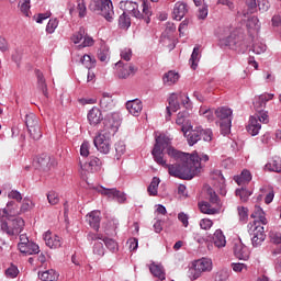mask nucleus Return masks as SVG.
Segmentation results:
<instances>
[{
    "instance_id": "obj_1",
    "label": "nucleus",
    "mask_w": 281,
    "mask_h": 281,
    "mask_svg": "<svg viewBox=\"0 0 281 281\" xmlns=\"http://www.w3.org/2000/svg\"><path fill=\"white\" fill-rule=\"evenodd\" d=\"M155 142L151 150L154 161L162 168H167L170 177L184 180L194 179L205 166L203 164L210 161L207 154L179 151L172 147V138L166 134L157 136Z\"/></svg>"
},
{
    "instance_id": "obj_2",
    "label": "nucleus",
    "mask_w": 281,
    "mask_h": 281,
    "mask_svg": "<svg viewBox=\"0 0 281 281\" xmlns=\"http://www.w3.org/2000/svg\"><path fill=\"white\" fill-rule=\"evenodd\" d=\"M103 124L104 126L94 137L93 144L99 153L109 155L111 153V137L120 130V121L110 119L105 120Z\"/></svg>"
},
{
    "instance_id": "obj_3",
    "label": "nucleus",
    "mask_w": 281,
    "mask_h": 281,
    "mask_svg": "<svg viewBox=\"0 0 281 281\" xmlns=\"http://www.w3.org/2000/svg\"><path fill=\"white\" fill-rule=\"evenodd\" d=\"M89 10L105 18V21H113L115 12L113 11V2L111 0H91Z\"/></svg>"
},
{
    "instance_id": "obj_4",
    "label": "nucleus",
    "mask_w": 281,
    "mask_h": 281,
    "mask_svg": "<svg viewBox=\"0 0 281 281\" xmlns=\"http://www.w3.org/2000/svg\"><path fill=\"white\" fill-rule=\"evenodd\" d=\"M25 227V221L22 217H14L13 220L1 221L0 229L8 236H19Z\"/></svg>"
},
{
    "instance_id": "obj_5",
    "label": "nucleus",
    "mask_w": 281,
    "mask_h": 281,
    "mask_svg": "<svg viewBox=\"0 0 281 281\" xmlns=\"http://www.w3.org/2000/svg\"><path fill=\"white\" fill-rule=\"evenodd\" d=\"M220 46L229 47V49H240L243 47V38L226 27L220 35Z\"/></svg>"
},
{
    "instance_id": "obj_6",
    "label": "nucleus",
    "mask_w": 281,
    "mask_h": 281,
    "mask_svg": "<svg viewBox=\"0 0 281 281\" xmlns=\"http://www.w3.org/2000/svg\"><path fill=\"white\" fill-rule=\"evenodd\" d=\"M262 124H269V114L267 113H256L250 116L249 124L247 126V132L256 137L258 133H260V128H262Z\"/></svg>"
},
{
    "instance_id": "obj_7",
    "label": "nucleus",
    "mask_w": 281,
    "mask_h": 281,
    "mask_svg": "<svg viewBox=\"0 0 281 281\" xmlns=\"http://www.w3.org/2000/svg\"><path fill=\"white\" fill-rule=\"evenodd\" d=\"M249 234L251 236L252 247H260L262 243L267 239V234H265V226L260 225V222H254L248 225Z\"/></svg>"
},
{
    "instance_id": "obj_8",
    "label": "nucleus",
    "mask_w": 281,
    "mask_h": 281,
    "mask_svg": "<svg viewBox=\"0 0 281 281\" xmlns=\"http://www.w3.org/2000/svg\"><path fill=\"white\" fill-rule=\"evenodd\" d=\"M212 271V260L202 258L193 262V267L190 269V278L192 280H199L202 273Z\"/></svg>"
},
{
    "instance_id": "obj_9",
    "label": "nucleus",
    "mask_w": 281,
    "mask_h": 281,
    "mask_svg": "<svg viewBox=\"0 0 281 281\" xmlns=\"http://www.w3.org/2000/svg\"><path fill=\"white\" fill-rule=\"evenodd\" d=\"M120 8L123 10V12H128V14H132L135 19H138L139 21H144L146 19V14H144V11L140 13L139 11V4L137 2L133 1H121Z\"/></svg>"
},
{
    "instance_id": "obj_10",
    "label": "nucleus",
    "mask_w": 281,
    "mask_h": 281,
    "mask_svg": "<svg viewBox=\"0 0 281 281\" xmlns=\"http://www.w3.org/2000/svg\"><path fill=\"white\" fill-rule=\"evenodd\" d=\"M87 240L89 243H93V240H103L105 247L110 251H112V254H115V251H117V241H115L114 239H111V238H104V236H102V234L89 233L87 235Z\"/></svg>"
},
{
    "instance_id": "obj_11",
    "label": "nucleus",
    "mask_w": 281,
    "mask_h": 281,
    "mask_svg": "<svg viewBox=\"0 0 281 281\" xmlns=\"http://www.w3.org/2000/svg\"><path fill=\"white\" fill-rule=\"evenodd\" d=\"M235 258L238 260H249V248L241 240H236L233 246Z\"/></svg>"
},
{
    "instance_id": "obj_12",
    "label": "nucleus",
    "mask_w": 281,
    "mask_h": 281,
    "mask_svg": "<svg viewBox=\"0 0 281 281\" xmlns=\"http://www.w3.org/2000/svg\"><path fill=\"white\" fill-rule=\"evenodd\" d=\"M79 166L81 170H87L88 172H98L102 168V160L95 156H91L89 162L82 165V161L79 160Z\"/></svg>"
},
{
    "instance_id": "obj_13",
    "label": "nucleus",
    "mask_w": 281,
    "mask_h": 281,
    "mask_svg": "<svg viewBox=\"0 0 281 281\" xmlns=\"http://www.w3.org/2000/svg\"><path fill=\"white\" fill-rule=\"evenodd\" d=\"M211 179H213L215 188H218L220 194L225 196L227 194V190H225V177H223V172L221 170H214L211 173Z\"/></svg>"
},
{
    "instance_id": "obj_14",
    "label": "nucleus",
    "mask_w": 281,
    "mask_h": 281,
    "mask_svg": "<svg viewBox=\"0 0 281 281\" xmlns=\"http://www.w3.org/2000/svg\"><path fill=\"white\" fill-rule=\"evenodd\" d=\"M44 240L49 249H58L59 247H63V238L52 234V232H46L44 234Z\"/></svg>"
},
{
    "instance_id": "obj_15",
    "label": "nucleus",
    "mask_w": 281,
    "mask_h": 281,
    "mask_svg": "<svg viewBox=\"0 0 281 281\" xmlns=\"http://www.w3.org/2000/svg\"><path fill=\"white\" fill-rule=\"evenodd\" d=\"M104 120V116L102 115V111L99 110L98 106H93L89 112H88V122L90 126H98L100 122Z\"/></svg>"
},
{
    "instance_id": "obj_16",
    "label": "nucleus",
    "mask_w": 281,
    "mask_h": 281,
    "mask_svg": "<svg viewBox=\"0 0 281 281\" xmlns=\"http://www.w3.org/2000/svg\"><path fill=\"white\" fill-rule=\"evenodd\" d=\"M126 109L131 115H134V117H139V113H142V109H144V106L142 105V101L139 99H134L126 102Z\"/></svg>"
},
{
    "instance_id": "obj_17",
    "label": "nucleus",
    "mask_w": 281,
    "mask_h": 281,
    "mask_svg": "<svg viewBox=\"0 0 281 281\" xmlns=\"http://www.w3.org/2000/svg\"><path fill=\"white\" fill-rule=\"evenodd\" d=\"M115 66L121 68L119 70V78H121L122 80H126V78H128V76H131L132 74H135V66H133V65L117 61L115 64Z\"/></svg>"
},
{
    "instance_id": "obj_18",
    "label": "nucleus",
    "mask_w": 281,
    "mask_h": 281,
    "mask_svg": "<svg viewBox=\"0 0 281 281\" xmlns=\"http://www.w3.org/2000/svg\"><path fill=\"white\" fill-rule=\"evenodd\" d=\"M21 254H25L26 256H34L36 254H41V248L34 241L29 240L26 244L19 247Z\"/></svg>"
},
{
    "instance_id": "obj_19",
    "label": "nucleus",
    "mask_w": 281,
    "mask_h": 281,
    "mask_svg": "<svg viewBox=\"0 0 281 281\" xmlns=\"http://www.w3.org/2000/svg\"><path fill=\"white\" fill-rule=\"evenodd\" d=\"M178 98L179 97L177 95V93H172L168 99L169 106H167V109H166L167 110V116H166L167 121H169L170 116L172 115V113L170 111L177 112V111H179V109H181Z\"/></svg>"
},
{
    "instance_id": "obj_20",
    "label": "nucleus",
    "mask_w": 281,
    "mask_h": 281,
    "mask_svg": "<svg viewBox=\"0 0 281 281\" xmlns=\"http://www.w3.org/2000/svg\"><path fill=\"white\" fill-rule=\"evenodd\" d=\"M186 14H188V4L184 2H177L173 7V19L176 21H181Z\"/></svg>"
},
{
    "instance_id": "obj_21",
    "label": "nucleus",
    "mask_w": 281,
    "mask_h": 281,
    "mask_svg": "<svg viewBox=\"0 0 281 281\" xmlns=\"http://www.w3.org/2000/svg\"><path fill=\"white\" fill-rule=\"evenodd\" d=\"M212 243L217 247V249H223L225 245H227V239L225 238V235L223 234L222 229H216L215 233L212 236Z\"/></svg>"
},
{
    "instance_id": "obj_22",
    "label": "nucleus",
    "mask_w": 281,
    "mask_h": 281,
    "mask_svg": "<svg viewBox=\"0 0 281 281\" xmlns=\"http://www.w3.org/2000/svg\"><path fill=\"white\" fill-rule=\"evenodd\" d=\"M87 222L92 229H100V211H92L87 215Z\"/></svg>"
},
{
    "instance_id": "obj_23",
    "label": "nucleus",
    "mask_w": 281,
    "mask_h": 281,
    "mask_svg": "<svg viewBox=\"0 0 281 281\" xmlns=\"http://www.w3.org/2000/svg\"><path fill=\"white\" fill-rule=\"evenodd\" d=\"M232 113H233L232 109L225 108V106L217 108L215 110L216 117L222 122H228V120H232Z\"/></svg>"
},
{
    "instance_id": "obj_24",
    "label": "nucleus",
    "mask_w": 281,
    "mask_h": 281,
    "mask_svg": "<svg viewBox=\"0 0 281 281\" xmlns=\"http://www.w3.org/2000/svg\"><path fill=\"white\" fill-rule=\"evenodd\" d=\"M36 164L40 170L47 171L52 167V158L48 155L43 154L37 158Z\"/></svg>"
},
{
    "instance_id": "obj_25",
    "label": "nucleus",
    "mask_w": 281,
    "mask_h": 281,
    "mask_svg": "<svg viewBox=\"0 0 281 281\" xmlns=\"http://www.w3.org/2000/svg\"><path fill=\"white\" fill-rule=\"evenodd\" d=\"M60 274L56 272L54 269L45 270L42 272H38V278L42 281H57Z\"/></svg>"
},
{
    "instance_id": "obj_26",
    "label": "nucleus",
    "mask_w": 281,
    "mask_h": 281,
    "mask_svg": "<svg viewBox=\"0 0 281 281\" xmlns=\"http://www.w3.org/2000/svg\"><path fill=\"white\" fill-rule=\"evenodd\" d=\"M97 57L101 63H109L111 58V52L109 50V46L106 44H101L98 49Z\"/></svg>"
},
{
    "instance_id": "obj_27",
    "label": "nucleus",
    "mask_w": 281,
    "mask_h": 281,
    "mask_svg": "<svg viewBox=\"0 0 281 281\" xmlns=\"http://www.w3.org/2000/svg\"><path fill=\"white\" fill-rule=\"evenodd\" d=\"M100 106L104 111H111L113 109V97L109 92H103L100 100Z\"/></svg>"
},
{
    "instance_id": "obj_28",
    "label": "nucleus",
    "mask_w": 281,
    "mask_h": 281,
    "mask_svg": "<svg viewBox=\"0 0 281 281\" xmlns=\"http://www.w3.org/2000/svg\"><path fill=\"white\" fill-rule=\"evenodd\" d=\"M187 142H188L189 146H194V144H198L199 142H201V127H198V128L191 131L188 134Z\"/></svg>"
},
{
    "instance_id": "obj_29",
    "label": "nucleus",
    "mask_w": 281,
    "mask_h": 281,
    "mask_svg": "<svg viewBox=\"0 0 281 281\" xmlns=\"http://www.w3.org/2000/svg\"><path fill=\"white\" fill-rule=\"evenodd\" d=\"M35 75L37 78V87L41 89L42 93H44L45 98H47V82L45 81V76L41 70H35Z\"/></svg>"
},
{
    "instance_id": "obj_30",
    "label": "nucleus",
    "mask_w": 281,
    "mask_h": 281,
    "mask_svg": "<svg viewBox=\"0 0 281 281\" xmlns=\"http://www.w3.org/2000/svg\"><path fill=\"white\" fill-rule=\"evenodd\" d=\"M199 207L202 214H209V215L218 214V209L212 207V204H210V202L202 201L199 203Z\"/></svg>"
},
{
    "instance_id": "obj_31",
    "label": "nucleus",
    "mask_w": 281,
    "mask_h": 281,
    "mask_svg": "<svg viewBox=\"0 0 281 281\" xmlns=\"http://www.w3.org/2000/svg\"><path fill=\"white\" fill-rule=\"evenodd\" d=\"M162 80L164 85H167V87H172V85L179 80V74L169 70L167 74H165Z\"/></svg>"
},
{
    "instance_id": "obj_32",
    "label": "nucleus",
    "mask_w": 281,
    "mask_h": 281,
    "mask_svg": "<svg viewBox=\"0 0 281 281\" xmlns=\"http://www.w3.org/2000/svg\"><path fill=\"white\" fill-rule=\"evenodd\" d=\"M24 122H25L27 131L30 128H34L35 126L41 125V123L38 122V116H36V114H34V113L26 114Z\"/></svg>"
},
{
    "instance_id": "obj_33",
    "label": "nucleus",
    "mask_w": 281,
    "mask_h": 281,
    "mask_svg": "<svg viewBox=\"0 0 281 281\" xmlns=\"http://www.w3.org/2000/svg\"><path fill=\"white\" fill-rule=\"evenodd\" d=\"M234 181L239 186H245V183H249V181H251V172L245 169L239 176L234 178Z\"/></svg>"
},
{
    "instance_id": "obj_34",
    "label": "nucleus",
    "mask_w": 281,
    "mask_h": 281,
    "mask_svg": "<svg viewBox=\"0 0 281 281\" xmlns=\"http://www.w3.org/2000/svg\"><path fill=\"white\" fill-rule=\"evenodd\" d=\"M251 218H258L259 221H255L259 223V225H267V217H265V211L260 206H255V212L251 213Z\"/></svg>"
},
{
    "instance_id": "obj_35",
    "label": "nucleus",
    "mask_w": 281,
    "mask_h": 281,
    "mask_svg": "<svg viewBox=\"0 0 281 281\" xmlns=\"http://www.w3.org/2000/svg\"><path fill=\"white\" fill-rule=\"evenodd\" d=\"M149 271L155 276V278H158L159 280H166V273L164 272V268L161 266L151 263L149 266Z\"/></svg>"
},
{
    "instance_id": "obj_36",
    "label": "nucleus",
    "mask_w": 281,
    "mask_h": 281,
    "mask_svg": "<svg viewBox=\"0 0 281 281\" xmlns=\"http://www.w3.org/2000/svg\"><path fill=\"white\" fill-rule=\"evenodd\" d=\"M151 3H157L159 0H150ZM143 13L145 14L144 23H150V16H153V11L148 8V0H143Z\"/></svg>"
},
{
    "instance_id": "obj_37",
    "label": "nucleus",
    "mask_w": 281,
    "mask_h": 281,
    "mask_svg": "<svg viewBox=\"0 0 281 281\" xmlns=\"http://www.w3.org/2000/svg\"><path fill=\"white\" fill-rule=\"evenodd\" d=\"M260 191L262 192V194H266L265 203H267V205H269V203H271L273 201V198L276 196V193L273 192V188L272 187H262L260 189Z\"/></svg>"
},
{
    "instance_id": "obj_38",
    "label": "nucleus",
    "mask_w": 281,
    "mask_h": 281,
    "mask_svg": "<svg viewBox=\"0 0 281 281\" xmlns=\"http://www.w3.org/2000/svg\"><path fill=\"white\" fill-rule=\"evenodd\" d=\"M160 180L157 177H154L150 184L147 188L149 196H157V189L159 188Z\"/></svg>"
},
{
    "instance_id": "obj_39",
    "label": "nucleus",
    "mask_w": 281,
    "mask_h": 281,
    "mask_svg": "<svg viewBox=\"0 0 281 281\" xmlns=\"http://www.w3.org/2000/svg\"><path fill=\"white\" fill-rule=\"evenodd\" d=\"M119 26L121 30H128L131 27V16L123 12L119 18Z\"/></svg>"
},
{
    "instance_id": "obj_40",
    "label": "nucleus",
    "mask_w": 281,
    "mask_h": 281,
    "mask_svg": "<svg viewBox=\"0 0 281 281\" xmlns=\"http://www.w3.org/2000/svg\"><path fill=\"white\" fill-rule=\"evenodd\" d=\"M27 131L31 139H34L35 142L43 137V131L41 130V125H35V127H31Z\"/></svg>"
},
{
    "instance_id": "obj_41",
    "label": "nucleus",
    "mask_w": 281,
    "mask_h": 281,
    "mask_svg": "<svg viewBox=\"0 0 281 281\" xmlns=\"http://www.w3.org/2000/svg\"><path fill=\"white\" fill-rule=\"evenodd\" d=\"M236 196H239L243 203H247L249 201V196L251 195V191L240 188L235 191Z\"/></svg>"
},
{
    "instance_id": "obj_42",
    "label": "nucleus",
    "mask_w": 281,
    "mask_h": 281,
    "mask_svg": "<svg viewBox=\"0 0 281 281\" xmlns=\"http://www.w3.org/2000/svg\"><path fill=\"white\" fill-rule=\"evenodd\" d=\"M81 65L86 68V69H91L93 67H95V58H92L89 55H83L81 57Z\"/></svg>"
},
{
    "instance_id": "obj_43",
    "label": "nucleus",
    "mask_w": 281,
    "mask_h": 281,
    "mask_svg": "<svg viewBox=\"0 0 281 281\" xmlns=\"http://www.w3.org/2000/svg\"><path fill=\"white\" fill-rule=\"evenodd\" d=\"M199 52H200L199 46H195L191 54V58H190L189 63H191L192 69H196V67H199Z\"/></svg>"
},
{
    "instance_id": "obj_44",
    "label": "nucleus",
    "mask_w": 281,
    "mask_h": 281,
    "mask_svg": "<svg viewBox=\"0 0 281 281\" xmlns=\"http://www.w3.org/2000/svg\"><path fill=\"white\" fill-rule=\"evenodd\" d=\"M266 168H269L271 172H281V159L276 158L268 165H266Z\"/></svg>"
},
{
    "instance_id": "obj_45",
    "label": "nucleus",
    "mask_w": 281,
    "mask_h": 281,
    "mask_svg": "<svg viewBox=\"0 0 281 281\" xmlns=\"http://www.w3.org/2000/svg\"><path fill=\"white\" fill-rule=\"evenodd\" d=\"M237 212H238L239 221L241 223H247L249 218V210L245 206H238Z\"/></svg>"
},
{
    "instance_id": "obj_46",
    "label": "nucleus",
    "mask_w": 281,
    "mask_h": 281,
    "mask_svg": "<svg viewBox=\"0 0 281 281\" xmlns=\"http://www.w3.org/2000/svg\"><path fill=\"white\" fill-rule=\"evenodd\" d=\"M46 196L49 205H58V203H60V198L56 191H49Z\"/></svg>"
},
{
    "instance_id": "obj_47",
    "label": "nucleus",
    "mask_w": 281,
    "mask_h": 281,
    "mask_svg": "<svg viewBox=\"0 0 281 281\" xmlns=\"http://www.w3.org/2000/svg\"><path fill=\"white\" fill-rule=\"evenodd\" d=\"M246 7H247V12L244 13V16H247V14H254L256 10H258V3L256 0H246Z\"/></svg>"
},
{
    "instance_id": "obj_48",
    "label": "nucleus",
    "mask_w": 281,
    "mask_h": 281,
    "mask_svg": "<svg viewBox=\"0 0 281 281\" xmlns=\"http://www.w3.org/2000/svg\"><path fill=\"white\" fill-rule=\"evenodd\" d=\"M220 128H221L222 135H229V132L232 131V120L222 121L220 123Z\"/></svg>"
},
{
    "instance_id": "obj_49",
    "label": "nucleus",
    "mask_w": 281,
    "mask_h": 281,
    "mask_svg": "<svg viewBox=\"0 0 281 281\" xmlns=\"http://www.w3.org/2000/svg\"><path fill=\"white\" fill-rule=\"evenodd\" d=\"M207 196H209L210 203H212L213 205H221V199H218L216 191H213L212 189H207Z\"/></svg>"
},
{
    "instance_id": "obj_50",
    "label": "nucleus",
    "mask_w": 281,
    "mask_h": 281,
    "mask_svg": "<svg viewBox=\"0 0 281 281\" xmlns=\"http://www.w3.org/2000/svg\"><path fill=\"white\" fill-rule=\"evenodd\" d=\"M99 192L101 194H103V196H108V199H115V194L117 192V189H106L104 187H101V189L99 190Z\"/></svg>"
},
{
    "instance_id": "obj_51",
    "label": "nucleus",
    "mask_w": 281,
    "mask_h": 281,
    "mask_svg": "<svg viewBox=\"0 0 281 281\" xmlns=\"http://www.w3.org/2000/svg\"><path fill=\"white\" fill-rule=\"evenodd\" d=\"M212 137H213L212 130L200 128V139H203L204 142H212Z\"/></svg>"
},
{
    "instance_id": "obj_52",
    "label": "nucleus",
    "mask_w": 281,
    "mask_h": 281,
    "mask_svg": "<svg viewBox=\"0 0 281 281\" xmlns=\"http://www.w3.org/2000/svg\"><path fill=\"white\" fill-rule=\"evenodd\" d=\"M93 254H94V256H99L100 258H102V256H104V244H102V241L94 243Z\"/></svg>"
},
{
    "instance_id": "obj_53",
    "label": "nucleus",
    "mask_w": 281,
    "mask_h": 281,
    "mask_svg": "<svg viewBox=\"0 0 281 281\" xmlns=\"http://www.w3.org/2000/svg\"><path fill=\"white\" fill-rule=\"evenodd\" d=\"M115 151H116V159H120V157H122V155H124L126 153V145H124L123 142H117L114 145Z\"/></svg>"
},
{
    "instance_id": "obj_54",
    "label": "nucleus",
    "mask_w": 281,
    "mask_h": 281,
    "mask_svg": "<svg viewBox=\"0 0 281 281\" xmlns=\"http://www.w3.org/2000/svg\"><path fill=\"white\" fill-rule=\"evenodd\" d=\"M34 207V202L30 200L29 198H24L22 205H21V212H30V210H33Z\"/></svg>"
},
{
    "instance_id": "obj_55",
    "label": "nucleus",
    "mask_w": 281,
    "mask_h": 281,
    "mask_svg": "<svg viewBox=\"0 0 281 281\" xmlns=\"http://www.w3.org/2000/svg\"><path fill=\"white\" fill-rule=\"evenodd\" d=\"M56 27H58V19L49 20L46 25L47 34H54V32H56Z\"/></svg>"
},
{
    "instance_id": "obj_56",
    "label": "nucleus",
    "mask_w": 281,
    "mask_h": 281,
    "mask_svg": "<svg viewBox=\"0 0 281 281\" xmlns=\"http://www.w3.org/2000/svg\"><path fill=\"white\" fill-rule=\"evenodd\" d=\"M254 106L257 113H267L265 112V106H267V103L265 102L262 103V101L260 100V97L255 98Z\"/></svg>"
},
{
    "instance_id": "obj_57",
    "label": "nucleus",
    "mask_w": 281,
    "mask_h": 281,
    "mask_svg": "<svg viewBox=\"0 0 281 281\" xmlns=\"http://www.w3.org/2000/svg\"><path fill=\"white\" fill-rule=\"evenodd\" d=\"M77 10L79 12L80 19H83V16H87V4L85 3V0H78Z\"/></svg>"
},
{
    "instance_id": "obj_58",
    "label": "nucleus",
    "mask_w": 281,
    "mask_h": 281,
    "mask_svg": "<svg viewBox=\"0 0 281 281\" xmlns=\"http://www.w3.org/2000/svg\"><path fill=\"white\" fill-rule=\"evenodd\" d=\"M85 29H80L78 33H75L71 37L72 43H75V45H78V43H80V41H82L85 38Z\"/></svg>"
},
{
    "instance_id": "obj_59",
    "label": "nucleus",
    "mask_w": 281,
    "mask_h": 281,
    "mask_svg": "<svg viewBox=\"0 0 281 281\" xmlns=\"http://www.w3.org/2000/svg\"><path fill=\"white\" fill-rule=\"evenodd\" d=\"M121 58L122 60H126V63H128V60L133 58V50L131 48H123L121 50Z\"/></svg>"
},
{
    "instance_id": "obj_60",
    "label": "nucleus",
    "mask_w": 281,
    "mask_h": 281,
    "mask_svg": "<svg viewBox=\"0 0 281 281\" xmlns=\"http://www.w3.org/2000/svg\"><path fill=\"white\" fill-rule=\"evenodd\" d=\"M20 10L24 16H30V0H24L20 3Z\"/></svg>"
},
{
    "instance_id": "obj_61",
    "label": "nucleus",
    "mask_w": 281,
    "mask_h": 281,
    "mask_svg": "<svg viewBox=\"0 0 281 281\" xmlns=\"http://www.w3.org/2000/svg\"><path fill=\"white\" fill-rule=\"evenodd\" d=\"M232 269L235 273H243L244 271H247V265L240 262L232 263Z\"/></svg>"
},
{
    "instance_id": "obj_62",
    "label": "nucleus",
    "mask_w": 281,
    "mask_h": 281,
    "mask_svg": "<svg viewBox=\"0 0 281 281\" xmlns=\"http://www.w3.org/2000/svg\"><path fill=\"white\" fill-rule=\"evenodd\" d=\"M7 278H16L19 276V268L11 266L5 270Z\"/></svg>"
},
{
    "instance_id": "obj_63",
    "label": "nucleus",
    "mask_w": 281,
    "mask_h": 281,
    "mask_svg": "<svg viewBox=\"0 0 281 281\" xmlns=\"http://www.w3.org/2000/svg\"><path fill=\"white\" fill-rule=\"evenodd\" d=\"M212 225H214V222H212V220L210 218H203L200 221L201 229H205V231L211 229Z\"/></svg>"
},
{
    "instance_id": "obj_64",
    "label": "nucleus",
    "mask_w": 281,
    "mask_h": 281,
    "mask_svg": "<svg viewBox=\"0 0 281 281\" xmlns=\"http://www.w3.org/2000/svg\"><path fill=\"white\" fill-rule=\"evenodd\" d=\"M207 12H209V10H207V5L206 4H204L202 8H200L199 10H198V19H200V20H205V19H207Z\"/></svg>"
}]
</instances>
